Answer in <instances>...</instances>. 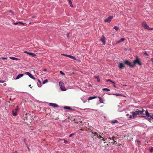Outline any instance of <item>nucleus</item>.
<instances>
[{
	"mask_svg": "<svg viewBox=\"0 0 153 153\" xmlns=\"http://www.w3.org/2000/svg\"><path fill=\"white\" fill-rule=\"evenodd\" d=\"M95 78L97 79V81L98 82H99L100 81V79L99 76H95Z\"/></svg>",
	"mask_w": 153,
	"mask_h": 153,
	"instance_id": "393cba45",
	"label": "nucleus"
},
{
	"mask_svg": "<svg viewBox=\"0 0 153 153\" xmlns=\"http://www.w3.org/2000/svg\"><path fill=\"white\" fill-rule=\"evenodd\" d=\"M98 98L100 100V102L101 103H103L104 102L103 99L100 97H98Z\"/></svg>",
	"mask_w": 153,
	"mask_h": 153,
	"instance_id": "aec40b11",
	"label": "nucleus"
},
{
	"mask_svg": "<svg viewBox=\"0 0 153 153\" xmlns=\"http://www.w3.org/2000/svg\"><path fill=\"white\" fill-rule=\"evenodd\" d=\"M10 59H13V60H19V59H18L16 58L15 57H10Z\"/></svg>",
	"mask_w": 153,
	"mask_h": 153,
	"instance_id": "b1692460",
	"label": "nucleus"
},
{
	"mask_svg": "<svg viewBox=\"0 0 153 153\" xmlns=\"http://www.w3.org/2000/svg\"><path fill=\"white\" fill-rule=\"evenodd\" d=\"M149 116H148V117H150L151 118L153 119V115H152V114L151 115L149 114Z\"/></svg>",
	"mask_w": 153,
	"mask_h": 153,
	"instance_id": "72a5a7b5",
	"label": "nucleus"
},
{
	"mask_svg": "<svg viewBox=\"0 0 153 153\" xmlns=\"http://www.w3.org/2000/svg\"><path fill=\"white\" fill-rule=\"evenodd\" d=\"M68 57L72 59H74L75 60H76V59L73 56L70 55L68 56Z\"/></svg>",
	"mask_w": 153,
	"mask_h": 153,
	"instance_id": "6ab92c4d",
	"label": "nucleus"
},
{
	"mask_svg": "<svg viewBox=\"0 0 153 153\" xmlns=\"http://www.w3.org/2000/svg\"><path fill=\"white\" fill-rule=\"evenodd\" d=\"M152 53H153V52H152Z\"/></svg>",
	"mask_w": 153,
	"mask_h": 153,
	"instance_id": "680f3d73",
	"label": "nucleus"
},
{
	"mask_svg": "<svg viewBox=\"0 0 153 153\" xmlns=\"http://www.w3.org/2000/svg\"><path fill=\"white\" fill-rule=\"evenodd\" d=\"M92 133L93 135V137H94L95 136H96L97 137V135H98V134L96 132H92Z\"/></svg>",
	"mask_w": 153,
	"mask_h": 153,
	"instance_id": "5701e85b",
	"label": "nucleus"
},
{
	"mask_svg": "<svg viewBox=\"0 0 153 153\" xmlns=\"http://www.w3.org/2000/svg\"><path fill=\"white\" fill-rule=\"evenodd\" d=\"M59 85L60 88L62 91H65L66 90V89L64 87V86L63 85V83L62 82H59Z\"/></svg>",
	"mask_w": 153,
	"mask_h": 153,
	"instance_id": "20e7f679",
	"label": "nucleus"
},
{
	"mask_svg": "<svg viewBox=\"0 0 153 153\" xmlns=\"http://www.w3.org/2000/svg\"><path fill=\"white\" fill-rule=\"evenodd\" d=\"M102 140H103V141H105V140L104 138H103L102 139Z\"/></svg>",
	"mask_w": 153,
	"mask_h": 153,
	"instance_id": "5fc2aeb1",
	"label": "nucleus"
},
{
	"mask_svg": "<svg viewBox=\"0 0 153 153\" xmlns=\"http://www.w3.org/2000/svg\"><path fill=\"white\" fill-rule=\"evenodd\" d=\"M29 56L34 57H35L36 56V55L35 53L32 52H30Z\"/></svg>",
	"mask_w": 153,
	"mask_h": 153,
	"instance_id": "2eb2a0df",
	"label": "nucleus"
},
{
	"mask_svg": "<svg viewBox=\"0 0 153 153\" xmlns=\"http://www.w3.org/2000/svg\"><path fill=\"white\" fill-rule=\"evenodd\" d=\"M115 137H114V136H113L111 138V140H114V138Z\"/></svg>",
	"mask_w": 153,
	"mask_h": 153,
	"instance_id": "a18cd8bd",
	"label": "nucleus"
},
{
	"mask_svg": "<svg viewBox=\"0 0 153 153\" xmlns=\"http://www.w3.org/2000/svg\"><path fill=\"white\" fill-rule=\"evenodd\" d=\"M24 53H26L27 54H28L29 55H30V52H29L27 51H25L24 52Z\"/></svg>",
	"mask_w": 153,
	"mask_h": 153,
	"instance_id": "473e14b6",
	"label": "nucleus"
},
{
	"mask_svg": "<svg viewBox=\"0 0 153 153\" xmlns=\"http://www.w3.org/2000/svg\"><path fill=\"white\" fill-rule=\"evenodd\" d=\"M108 81H109L110 82H111L112 83H114V82L113 81H112L110 79H108L107 80V82H108Z\"/></svg>",
	"mask_w": 153,
	"mask_h": 153,
	"instance_id": "c756f323",
	"label": "nucleus"
},
{
	"mask_svg": "<svg viewBox=\"0 0 153 153\" xmlns=\"http://www.w3.org/2000/svg\"><path fill=\"white\" fill-rule=\"evenodd\" d=\"M113 17L112 16H110L105 20L104 22H110L113 18Z\"/></svg>",
	"mask_w": 153,
	"mask_h": 153,
	"instance_id": "39448f33",
	"label": "nucleus"
},
{
	"mask_svg": "<svg viewBox=\"0 0 153 153\" xmlns=\"http://www.w3.org/2000/svg\"><path fill=\"white\" fill-rule=\"evenodd\" d=\"M149 113L148 112V111L147 110H146L145 111V115L147 116H149Z\"/></svg>",
	"mask_w": 153,
	"mask_h": 153,
	"instance_id": "bb28decb",
	"label": "nucleus"
},
{
	"mask_svg": "<svg viewBox=\"0 0 153 153\" xmlns=\"http://www.w3.org/2000/svg\"><path fill=\"white\" fill-rule=\"evenodd\" d=\"M63 140H64V143H68V142L66 140H65L64 139H63Z\"/></svg>",
	"mask_w": 153,
	"mask_h": 153,
	"instance_id": "4c0bfd02",
	"label": "nucleus"
},
{
	"mask_svg": "<svg viewBox=\"0 0 153 153\" xmlns=\"http://www.w3.org/2000/svg\"><path fill=\"white\" fill-rule=\"evenodd\" d=\"M113 84H114L113 86H114V87H115V88H116V85H115V82H114V83H113Z\"/></svg>",
	"mask_w": 153,
	"mask_h": 153,
	"instance_id": "09e8293b",
	"label": "nucleus"
},
{
	"mask_svg": "<svg viewBox=\"0 0 153 153\" xmlns=\"http://www.w3.org/2000/svg\"><path fill=\"white\" fill-rule=\"evenodd\" d=\"M63 55L64 56H65L67 57H68V56H70V55H67V54H63Z\"/></svg>",
	"mask_w": 153,
	"mask_h": 153,
	"instance_id": "de8ad7c7",
	"label": "nucleus"
},
{
	"mask_svg": "<svg viewBox=\"0 0 153 153\" xmlns=\"http://www.w3.org/2000/svg\"><path fill=\"white\" fill-rule=\"evenodd\" d=\"M14 24L15 25H18V24H20H20L24 25V24L22 22H14Z\"/></svg>",
	"mask_w": 153,
	"mask_h": 153,
	"instance_id": "f3484780",
	"label": "nucleus"
},
{
	"mask_svg": "<svg viewBox=\"0 0 153 153\" xmlns=\"http://www.w3.org/2000/svg\"><path fill=\"white\" fill-rule=\"evenodd\" d=\"M113 143L114 144L115 143H117V142L115 141H114V142H113Z\"/></svg>",
	"mask_w": 153,
	"mask_h": 153,
	"instance_id": "37998d69",
	"label": "nucleus"
},
{
	"mask_svg": "<svg viewBox=\"0 0 153 153\" xmlns=\"http://www.w3.org/2000/svg\"><path fill=\"white\" fill-rule=\"evenodd\" d=\"M150 152H153V148L152 147L150 149Z\"/></svg>",
	"mask_w": 153,
	"mask_h": 153,
	"instance_id": "58836bf2",
	"label": "nucleus"
},
{
	"mask_svg": "<svg viewBox=\"0 0 153 153\" xmlns=\"http://www.w3.org/2000/svg\"><path fill=\"white\" fill-rule=\"evenodd\" d=\"M103 42V44L105 45V38L104 35H102L101 39L100 40Z\"/></svg>",
	"mask_w": 153,
	"mask_h": 153,
	"instance_id": "6e6552de",
	"label": "nucleus"
},
{
	"mask_svg": "<svg viewBox=\"0 0 153 153\" xmlns=\"http://www.w3.org/2000/svg\"><path fill=\"white\" fill-rule=\"evenodd\" d=\"M126 116H129V118H132V116L131 115H129L128 114H126Z\"/></svg>",
	"mask_w": 153,
	"mask_h": 153,
	"instance_id": "c9c22d12",
	"label": "nucleus"
},
{
	"mask_svg": "<svg viewBox=\"0 0 153 153\" xmlns=\"http://www.w3.org/2000/svg\"><path fill=\"white\" fill-rule=\"evenodd\" d=\"M47 71V70L46 69H44L43 70V71Z\"/></svg>",
	"mask_w": 153,
	"mask_h": 153,
	"instance_id": "8fccbe9b",
	"label": "nucleus"
},
{
	"mask_svg": "<svg viewBox=\"0 0 153 153\" xmlns=\"http://www.w3.org/2000/svg\"><path fill=\"white\" fill-rule=\"evenodd\" d=\"M67 38L69 39V33H68L67 34Z\"/></svg>",
	"mask_w": 153,
	"mask_h": 153,
	"instance_id": "a19ab883",
	"label": "nucleus"
},
{
	"mask_svg": "<svg viewBox=\"0 0 153 153\" xmlns=\"http://www.w3.org/2000/svg\"><path fill=\"white\" fill-rule=\"evenodd\" d=\"M142 25L143 27L146 29L149 30H152L153 28L150 27L145 22H143L142 23Z\"/></svg>",
	"mask_w": 153,
	"mask_h": 153,
	"instance_id": "f03ea898",
	"label": "nucleus"
},
{
	"mask_svg": "<svg viewBox=\"0 0 153 153\" xmlns=\"http://www.w3.org/2000/svg\"><path fill=\"white\" fill-rule=\"evenodd\" d=\"M68 2H69V4L70 5V6L72 7H73L74 6L72 4V1L71 0H69Z\"/></svg>",
	"mask_w": 153,
	"mask_h": 153,
	"instance_id": "412c9836",
	"label": "nucleus"
},
{
	"mask_svg": "<svg viewBox=\"0 0 153 153\" xmlns=\"http://www.w3.org/2000/svg\"><path fill=\"white\" fill-rule=\"evenodd\" d=\"M2 59L3 60H5V59H6L7 58H5V57H2Z\"/></svg>",
	"mask_w": 153,
	"mask_h": 153,
	"instance_id": "49530a36",
	"label": "nucleus"
},
{
	"mask_svg": "<svg viewBox=\"0 0 153 153\" xmlns=\"http://www.w3.org/2000/svg\"><path fill=\"white\" fill-rule=\"evenodd\" d=\"M4 82H5L4 81L0 80V83H3Z\"/></svg>",
	"mask_w": 153,
	"mask_h": 153,
	"instance_id": "c03bdc74",
	"label": "nucleus"
},
{
	"mask_svg": "<svg viewBox=\"0 0 153 153\" xmlns=\"http://www.w3.org/2000/svg\"><path fill=\"white\" fill-rule=\"evenodd\" d=\"M108 144H107V146H108Z\"/></svg>",
	"mask_w": 153,
	"mask_h": 153,
	"instance_id": "052dcab7",
	"label": "nucleus"
},
{
	"mask_svg": "<svg viewBox=\"0 0 153 153\" xmlns=\"http://www.w3.org/2000/svg\"><path fill=\"white\" fill-rule=\"evenodd\" d=\"M144 54L146 55V56H149V55L148 54H147V52L146 51H145L144 52Z\"/></svg>",
	"mask_w": 153,
	"mask_h": 153,
	"instance_id": "f704fd0d",
	"label": "nucleus"
},
{
	"mask_svg": "<svg viewBox=\"0 0 153 153\" xmlns=\"http://www.w3.org/2000/svg\"><path fill=\"white\" fill-rule=\"evenodd\" d=\"M114 95L119 96H122V95L120 94H114Z\"/></svg>",
	"mask_w": 153,
	"mask_h": 153,
	"instance_id": "7c9ffc66",
	"label": "nucleus"
},
{
	"mask_svg": "<svg viewBox=\"0 0 153 153\" xmlns=\"http://www.w3.org/2000/svg\"><path fill=\"white\" fill-rule=\"evenodd\" d=\"M28 86H29V87H30L31 86V85H29Z\"/></svg>",
	"mask_w": 153,
	"mask_h": 153,
	"instance_id": "13d9d810",
	"label": "nucleus"
},
{
	"mask_svg": "<svg viewBox=\"0 0 153 153\" xmlns=\"http://www.w3.org/2000/svg\"><path fill=\"white\" fill-rule=\"evenodd\" d=\"M32 17L33 18H35V16H32Z\"/></svg>",
	"mask_w": 153,
	"mask_h": 153,
	"instance_id": "4d7b16f0",
	"label": "nucleus"
},
{
	"mask_svg": "<svg viewBox=\"0 0 153 153\" xmlns=\"http://www.w3.org/2000/svg\"><path fill=\"white\" fill-rule=\"evenodd\" d=\"M74 134H73V133L70 134L69 135V137H72V136L73 135H74Z\"/></svg>",
	"mask_w": 153,
	"mask_h": 153,
	"instance_id": "ea45409f",
	"label": "nucleus"
},
{
	"mask_svg": "<svg viewBox=\"0 0 153 153\" xmlns=\"http://www.w3.org/2000/svg\"><path fill=\"white\" fill-rule=\"evenodd\" d=\"M18 108H15L14 110H13L12 111V114L13 116H15L17 115V111H18Z\"/></svg>",
	"mask_w": 153,
	"mask_h": 153,
	"instance_id": "423d86ee",
	"label": "nucleus"
},
{
	"mask_svg": "<svg viewBox=\"0 0 153 153\" xmlns=\"http://www.w3.org/2000/svg\"><path fill=\"white\" fill-rule=\"evenodd\" d=\"M28 148V150H29V149H30L29 148Z\"/></svg>",
	"mask_w": 153,
	"mask_h": 153,
	"instance_id": "bf43d9fd",
	"label": "nucleus"
},
{
	"mask_svg": "<svg viewBox=\"0 0 153 153\" xmlns=\"http://www.w3.org/2000/svg\"><path fill=\"white\" fill-rule=\"evenodd\" d=\"M102 90L103 91H110V90L108 89V88H104L103 89H102Z\"/></svg>",
	"mask_w": 153,
	"mask_h": 153,
	"instance_id": "a878e982",
	"label": "nucleus"
},
{
	"mask_svg": "<svg viewBox=\"0 0 153 153\" xmlns=\"http://www.w3.org/2000/svg\"><path fill=\"white\" fill-rule=\"evenodd\" d=\"M124 63L126 64L130 67H133V64H131V63L128 60L125 61H124Z\"/></svg>",
	"mask_w": 153,
	"mask_h": 153,
	"instance_id": "0eeeda50",
	"label": "nucleus"
},
{
	"mask_svg": "<svg viewBox=\"0 0 153 153\" xmlns=\"http://www.w3.org/2000/svg\"><path fill=\"white\" fill-rule=\"evenodd\" d=\"M137 141V142H140V141L138 140H137V141Z\"/></svg>",
	"mask_w": 153,
	"mask_h": 153,
	"instance_id": "864d4df0",
	"label": "nucleus"
},
{
	"mask_svg": "<svg viewBox=\"0 0 153 153\" xmlns=\"http://www.w3.org/2000/svg\"><path fill=\"white\" fill-rule=\"evenodd\" d=\"M9 12H10L11 13H12V15H14V13H13V12L12 11V10H10L9 11Z\"/></svg>",
	"mask_w": 153,
	"mask_h": 153,
	"instance_id": "79ce46f5",
	"label": "nucleus"
},
{
	"mask_svg": "<svg viewBox=\"0 0 153 153\" xmlns=\"http://www.w3.org/2000/svg\"><path fill=\"white\" fill-rule=\"evenodd\" d=\"M38 82L37 83L38 86L39 87H40L42 86L41 82L39 79H38Z\"/></svg>",
	"mask_w": 153,
	"mask_h": 153,
	"instance_id": "f8f14e48",
	"label": "nucleus"
},
{
	"mask_svg": "<svg viewBox=\"0 0 153 153\" xmlns=\"http://www.w3.org/2000/svg\"><path fill=\"white\" fill-rule=\"evenodd\" d=\"M87 109L89 110V109H91L90 108H85V109H84V110H87Z\"/></svg>",
	"mask_w": 153,
	"mask_h": 153,
	"instance_id": "603ef678",
	"label": "nucleus"
},
{
	"mask_svg": "<svg viewBox=\"0 0 153 153\" xmlns=\"http://www.w3.org/2000/svg\"><path fill=\"white\" fill-rule=\"evenodd\" d=\"M119 68L120 69H122L123 68H125V66L124 64L122 63H119Z\"/></svg>",
	"mask_w": 153,
	"mask_h": 153,
	"instance_id": "9d476101",
	"label": "nucleus"
},
{
	"mask_svg": "<svg viewBox=\"0 0 153 153\" xmlns=\"http://www.w3.org/2000/svg\"><path fill=\"white\" fill-rule=\"evenodd\" d=\"M49 105L50 106H53L54 107H56V108H58L59 107V106L58 105H57L55 103H49Z\"/></svg>",
	"mask_w": 153,
	"mask_h": 153,
	"instance_id": "9b49d317",
	"label": "nucleus"
},
{
	"mask_svg": "<svg viewBox=\"0 0 153 153\" xmlns=\"http://www.w3.org/2000/svg\"><path fill=\"white\" fill-rule=\"evenodd\" d=\"M69 1V0H68V1Z\"/></svg>",
	"mask_w": 153,
	"mask_h": 153,
	"instance_id": "e2e57ef3",
	"label": "nucleus"
},
{
	"mask_svg": "<svg viewBox=\"0 0 153 153\" xmlns=\"http://www.w3.org/2000/svg\"><path fill=\"white\" fill-rule=\"evenodd\" d=\"M111 124H113L114 123H118V121L116 120H114L111 121Z\"/></svg>",
	"mask_w": 153,
	"mask_h": 153,
	"instance_id": "dca6fc26",
	"label": "nucleus"
},
{
	"mask_svg": "<svg viewBox=\"0 0 153 153\" xmlns=\"http://www.w3.org/2000/svg\"><path fill=\"white\" fill-rule=\"evenodd\" d=\"M109 139H110V140H111V139H111V137H109Z\"/></svg>",
	"mask_w": 153,
	"mask_h": 153,
	"instance_id": "6e6d98bb",
	"label": "nucleus"
},
{
	"mask_svg": "<svg viewBox=\"0 0 153 153\" xmlns=\"http://www.w3.org/2000/svg\"><path fill=\"white\" fill-rule=\"evenodd\" d=\"M113 28L116 30H119V27L117 26H114Z\"/></svg>",
	"mask_w": 153,
	"mask_h": 153,
	"instance_id": "cd10ccee",
	"label": "nucleus"
},
{
	"mask_svg": "<svg viewBox=\"0 0 153 153\" xmlns=\"http://www.w3.org/2000/svg\"><path fill=\"white\" fill-rule=\"evenodd\" d=\"M48 82V80L47 79L45 80L43 82V84H44Z\"/></svg>",
	"mask_w": 153,
	"mask_h": 153,
	"instance_id": "c85d7f7f",
	"label": "nucleus"
},
{
	"mask_svg": "<svg viewBox=\"0 0 153 153\" xmlns=\"http://www.w3.org/2000/svg\"><path fill=\"white\" fill-rule=\"evenodd\" d=\"M136 64H138L140 65H142L141 63L140 62L139 59L138 57H137L136 59L134 61V63L133 64V67Z\"/></svg>",
	"mask_w": 153,
	"mask_h": 153,
	"instance_id": "7ed1b4c3",
	"label": "nucleus"
},
{
	"mask_svg": "<svg viewBox=\"0 0 153 153\" xmlns=\"http://www.w3.org/2000/svg\"><path fill=\"white\" fill-rule=\"evenodd\" d=\"M60 74H62V75H65V74L62 71H60Z\"/></svg>",
	"mask_w": 153,
	"mask_h": 153,
	"instance_id": "e433bc0d",
	"label": "nucleus"
},
{
	"mask_svg": "<svg viewBox=\"0 0 153 153\" xmlns=\"http://www.w3.org/2000/svg\"><path fill=\"white\" fill-rule=\"evenodd\" d=\"M97 97L96 96H95L93 97H89L88 99V100H90L94 99L95 98H96Z\"/></svg>",
	"mask_w": 153,
	"mask_h": 153,
	"instance_id": "a211bd4d",
	"label": "nucleus"
},
{
	"mask_svg": "<svg viewBox=\"0 0 153 153\" xmlns=\"http://www.w3.org/2000/svg\"><path fill=\"white\" fill-rule=\"evenodd\" d=\"M13 153H17V151H15Z\"/></svg>",
	"mask_w": 153,
	"mask_h": 153,
	"instance_id": "3c124183",
	"label": "nucleus"
},
{
	"mask_svg": "<svg viewBox=\"0 0 153 153\" xmlns=\"http://www.w3.org/2000/svg\"><path fill=\"white\" fill-rule=\"evenodd\" d=\"M145 111L142 109V110H140L138 109H137L136 111H132L131 112L133 118H134L136 117L137 115H139V117H144L146 120H147L149 121L150 122H151V119L149 118H148L144 116V114L143 113V112Z\"/></svg>",
	"mask_w": 153,
	"mask_h": 153,
	"instance_id": "f257e3e1",
	"label": "nucleus"
},
{
	"mask_svg": "<svg viewBox=\"0 0 153 153\" xmlns=\"http://www.w3.org/2000/svg\"><path fill=\"white\" fill-rule=\"evenodd\" d=\"M64 108L65 110L68 109L71 110H73V109L71 108L70 107L67 106H64Z\"/></svg>",
	"mask_w": 153,
	"mask_h": 153,
	"instance_id": "4468645a",
	"label": "nucleus"
},
{
	"mask_svg": "<svg viewBox=\"0 0 153 153\" xmlns=\"http://www.w3.org/2000/svg\"><path fill=\"white\" fill-rule=\"evenodd\" d=\"M97 137L98 138H99V139H100V138H103L101 136H100V135H98H98H97Z\"/></svg>",
	"mask_w": 153,
	"mask_h": 153,
	"instance_id": "2f4dec72",
	"label": "nucleus"
},
{
	"mask_svg": "<svg viewBox=\"0 0 153 153\" xmlns=\"http://www.w3.org/2000/svg\"><path fill=\"white\" fill-rule=\"evenodd\" d=\"M24 76V74H19L16 77V79H19L21 77H22L23 76Z\"/></svg>",
	"mask_w": 153,
	"mask_h": 153,
	"instance_id": "ddd939ff",
	"label": "nucleus"
},
{
	"mask_svg": "<svg viewBox=\"0 0 153 153\" xmlns=\"http://www.w3.org/2000/svg\"><path fill=\"white\" fill-rule=\"evenodd\" d=\"M124 40V39L123 38H122L120 39L119 41H118L117 43H120L123 41Z\"/></svg>",
	"mask_w": 153,
	"mask_h": 153,
	"instance_id": "4be33fe9",
	"label": "nucleus"
},
{
	"mask_svg": "<svg viewBox=\"0 0 153 153\" xmlns=\"http://www.w3.org/2000/svg\"><path fill=\"white\" fill-rule=\"evenodd\" d=\"M25 74H26L27 75H28L31 78L33 79H35V78L29 72H26L25 73Z\"/></svg>",
	"mask_w": 153,
	"mask_h": 153,
	"instance_id": "1a4fd4ad",
	"label": "nucleus"
}]
</instances>
